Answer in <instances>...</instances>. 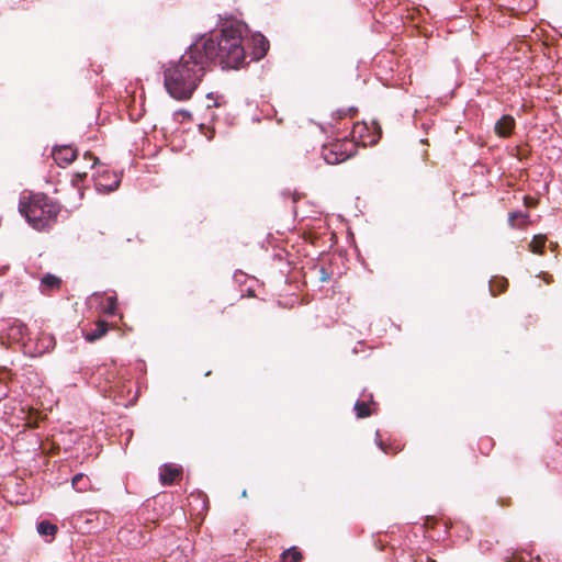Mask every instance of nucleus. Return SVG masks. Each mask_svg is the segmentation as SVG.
<instances>
[{
  "instance_id": "23",
  "label": "nucleus",
  "mask_w": 562,
  "mask_h": 562,
  "mask_svg": "<svg viewBox=\"0 0 562 562\" xmlns=\"http://www.w3.org/2000/svg\"><path fill=\"white\" fill-rule=\"evenodd\" d=\"M204 130V127H202V131ZM205 130L207 131L206 132H203V134L207 137V138H213L214 137V131H212L210 127H205Z\"/></svg>"
},
{
  "instance_id": "8",
  "label": "nucleus",
  "mask_w": 562,
  "mask_h": 562,
  "mask_svg": "<svg viewBox=\"0 0 562 562\" xmlns=\"http://www.w3.org/2000/svg\"><path fill=\"white\" fill-rule=\"evenodd\" d=\"M514 127L515 120L510 115H504L495 123V133L501 138H507L510 137Z\"/></svg>"
},
{
  "instance_id": "5",
  "label": "nucleus",
  "mask_w": 562,
  "mask_h": 562,
  "mask_svg": "<svg viewBox=\"0 0 562 562\" xmlns=\"http://www.w3.org/2000/svg\"><path fill=\"white\" fill-rule=\"evenodd\" d=\"M382 137V128L375 122H372V126L369 127L367 123H356L350 133L349 140H364V138H369L370 140H380Z\"/></svg>"
},
{
  "instance_id": "4",
  "label": "nucleus",
  "mask_w": 562,
  "mask_h": 562,
  "mask_svg": "<svg viewBox=\"0 0 562 562\" xmlns=\"http://www.w3.org/2000/svg\"><path fill=\"white\" fill-rule=\"evenodd\" d=\"M359 143H324L322 156L328 165H337L346 161L357 153Z\"/></svg>"
},
{
  "instance_id": "16",
  "label": "nucleus",
  "mask_w": 562,
  "mask_h": 562,
  "mask_svg": "<svg viewBox=\"0 0 562 562\" xmlns=\"http://www.w3.org/2000/svg\"><path fill=\"white\" fill-rule=\"evenodd\" d=\"M527 214L522 212H514L509 214L508 223L513 228L520 227L525 220L527 218Z\"/></svg>"
},
{
  "instance_id": "18",
  "label": "nucleus",
  "mask_w": 562,
  "mask_h": 562,
  "mask_svg": "<svg viewBox=\"0 0 562 562\" xmlns=\"http://www.w3.org/2000/svg\"><path fill=\"white\" fill-rule=\"evenodd\" d=\"M546 237L542 235L535 236L533 239L530 243V249L531 251L536 254H540L542 251V248L544 247Z\"/></svg>"
},
{
  "instance_id": "27",
  "label": "nucleus",
  "mask_w": 562,
  "mask_h": 562,
  "mask_svg": "<svg viewBox=\"0 0 562 562\" xmlns=\"http://www.w3.org/2000/svg\"><path fill=\"white\" fill-rule=\"evenodd\" d=\"M341 140H342V142H346V140H348V138H347V137H345V138H342Z\"/></svg>"
},
{
  "instance_id": "1",
  "label": "nucleus",
  "mask_w": 562,
  "mask_h": 562,
  "mask_svg": "<svg viewBox=\"0 0 562 562\" xmlns=\"http://www.w3.org/2000/svg\"><path fill=\"white\" fill-rule=\"evenodd\" d=\"M164 86L169 95L178 101L190 100L204 77L206 66L200 57L199 46L193 44L177 61L164 65Z\"/></svg>"
},
{
  "instance_id": "17",
  "label": "nucleus",
  "mask_w": 562,
  "mask_h": 562,
  "mask_svg": "<svg viewBox=\"0 0 562 562\" xmlns=\"http://www.w3.org/2000/svg\"><path fill=\"white\" fill-rule=\"evenodd\" d=\"M103 312L108 315H115L117 313V299L116 296L106 297V303L103 307Z\"/></svg>"
},
{
  "instance_id": "22",
  "label": "nucleus",
  "mask_w": 562,
  "mask_h": 562,
  "mask_svg": "<svg viewBox=\"0 0 562 562\" xmlns=\"http://www.w3.org/2000/svg\"><path fill=\"white\" fill-rule=\"evenodd\" d=\"M376 442H378V446L381 448L382 451L386 452V447L381 438V435L378 432L376 434Z\"/></svg>"
},
{
  "instance_id": "15",
  "label": "nucleus",
  "mask_w": 562,
  "mask_h": 562,
  "mask_svg": "<svg viewBox=\"0 0 562 562\" xmlns=\"http://www.w3.org/2000/svg\"><path fill=\"white\" fill-rule=\"evenodd\" d=\"M37 531L41 536H49L54 538L58 531L56 525L49 522L48 520H43L37 525Z\"/></svg>"
},
{
  "instance_id": "21",
  "label": "nucleus",
  "mask_w": 562,
  "mask_h": 562,
  "mask_svg": "<svg viewBox=\"0 0 562 562\" xmlns=\"http://www.w3.org/2000/svg\"><path fill=\"white\" fill-rule=\"evenodd\" d=\"M83 158L92 161L91 167H93L98 162V158L93 156L90 151H86Z\"/></svg>"
},
{
  "instance_id": "24",
  "label": "nucleus",
  "mask_w": 562,
  "mask_h": 562,
  "mask_svg": "<svg viewBox=\"0 0 562 562\" xmlns=\"http://www.w3.org/2000/svg\"><path fill=\"white\" fill-rule=\"evenodd\" d=\"M499 282L502 283V291H504L505 288H506L507 281L506 280H501Z\"/></svg>"
},
{
  "instance_id": "9",
  "label": "nucleus",
  "mask_w": 562,
  "mask_h": 562,
  "mask_svg": "<svg viewBox=\"0 0 562 562\" xmlns=\"http://www.w3.org/2000/svg\"><path fill=\"white\" fill-rule=\"evenodd\" d=\"M252 59L259 60L263 58L269 50V41L261 34L252 36Z\"/></svg>"
},
{
  "instance_id": "19",
  "label": "nucleus",
  "mask_w": 562,
  "mask_h": 562,
  "mask_svg": "<svg viewBox=\"0 0 562 562\" xmlns=\"http://www.w3.org/2000/svg\"><path fill=\"white\" fill-rule=\"evenodd\" d=\"M507 562H535L530 559V554L529 553H526V552H517V553H514ZM536 562H540V559L539 557H537V561Z\"/></svg>"
},
{
  "instance_id": "10",
  "label": "nucleus",
  "mask_w": 562,
  "mask_h": 562,
  "mask_svg": "<svg viewBox=\"0 0 562 562\" xmlns=\"http://www.w3.org/2000/svg\"><path fill=\"white\" fill-rule=\"evenodd\" d=\"M108 330L109 324L104 321H98L92 329L85 331V338L89 342H94L95 340L102 338L108 333Z\"/></svg>"
},
{
  "instance_id": "7",
  "label": "nucleus",
  "mask_w": 562,
  "mask_h": 562,
  "mask_svg": "<svg viewBox=\"0 0 562 562\" xmlns=\"http://www.w3.org/2000/svg\"><path fill=\"white\" fill-rule=\"evenodd\" d=\"M182 477V469L172 464H165L160 469L159 480L165 486L172 485Z\"/></svg>"
},
{
  "instance_id": "11",
  "label": "nucleus",
  "mask_w": 562,
  "mask_h": 562,
  "mask_svg": "<svg viewBox=\"0 0 562 562\" xmlns=\"http://www.w3.org/2000/svg\"><path fill=\"white\" fill-rule=\"evenodd\" d=\"M61 285V279L55 274L46 273L41 279L42 291H55L59 290Z\"/></svg>"
},
{
  "instance_id": "14",
  "label": "nucleus",
  "mask_w": 562,
  "mask_h": 562,
  "mask_svg": "<svg viewBox=\"0 0 562 562\" xmlns=\"http://www.w3.org/2000/svg\"><path fill=\"white\" fill-rule=\"evenodd\" d=\"M372 406H375L374 402L367 403L364 401H358L355 404V412L358 418H366L372 415L373 408Z\"/></svg>"
},
{
  "instance_id": "12",
  "label": "nucleus",
  "mask_w": 562,
  "mask_h": 562,
  "mask_svg": "<svg viewBox=\"0 0 562 562\" xmlns=\"http://www.w3.org/2000/svg\"><path fill=\"white\" fill-rule=\"evenodd\" d=\"M71 485L77 492H87L91 487L90 479L83 474L78 473L71 480Z\"/></svg>"
},
{
  "instance_id": "2",
  "label": "nucleus",
  "mask_w": 562,
  "mask_h": 562,
  "mask_svg": "<svg viewBox=\"0 0 562 562\" xmlns=\"http://www.w3.org/2000/svg\"><path fill=\"white\" fill-rule=\"evenodd\" d=\"M245 27L240 24L229 25L221 31L220 37L201 38L193 46H199L200 57L205 66L215 64L222 68H238L245 63L246 52L243 46Z\"/></svg>"
},
{
  "instance_id": "6",
  "label": "nucleus",
  "mask_w": 562,
  "mask_h": 562,
  "mask_svg": "<svg viewBox=\"0 0 562 562\" xmlns=\"http://www.w3.org/2000/svg\"><path fill=\"white\" fill-rule=\"evenodd\" d=\"M78 155V150L71 144L56 145L52 150V156L59 167L70 165Z\"/></svg>"
},
{
  "instance_id": "13",
  "label": "nucleus",
  "mask_w": 562,
  "mask_h": 562,
  "mask_svg": "<svg viewBox=\"0 0 562 562\" xmlns=\"http://www.w3.org/2000/svg\"><path fill=\"white\" fill-rule=\"evenodd\" d=\"M303 553L297 547L284 550L280 555V562H302Z\"/></svg>"
},
{
  "instance_id": "20",
  "label": "nucleus",
  "mask_w": 562,
  "mask_h": 562,
  "mask_svg": "<svg viewBox=\"0 0 562 562\" xmlns=\"http://www.w3.org/2000/svg\"><path fill=\"white\" fill-rule=\"evenodd\" d=\"M319 279L322 282H327L330 279V274L326 271V269L324 267L321 268Z\"/></svg>"
},
{
  "instance_id": "26",
  "label": "nucleus",
  "mask_w": 562,
  "mask_h": 562,
  "mask_svg": "<svg viewBox=\"0 0 562 562\" xmlns=\"http://www.w3.org/2000/svg\"><path fill=\"white\" fill-rule=\"evenodd\" d=\"M241 495H243L244 497H246V496H247V492H246V491H244Z\"/></svg>"
},
{
  "instance_id": "25",
  "label": "nucleus",
  "mask_w": 562,
  "mask_h": 562,
  "mask_svg": "<svg viewBox=\"0 0 562 562\" xmlns=\"http://www.w3.org/2000/svg\"><path fill=\"white\" fill-rule=\"evenodd\" d=\"M491 292L493 293V295H496L497 293L495 292L493 285H491Z\"/></svg>"
},
{
  "instance_id": "28",
  "label": "nucleus",
  "mask_w": 562,
  "mask_h": 562,
  "mask_svg": "<svg viewBox=\"0 0 562 562\" xmlns=\"http://www.w3.org/2000/svg\"><path fill=\"white\" fill-rule=\"evenodd\" d=\"M428 562H436V561H434V560H428Z\"/></svg>"
},
{
  "instance_id": "3",
  "label": "nucleus",
  "mask_w": 562,
  "mask_h": 562,
  "mask_svg": "<svg viewBox=\"0 0 562 562\" xmlns=\"http://www.w3.org/2000/svg\"><path fill=\"white\" fill-rule=\"evenodd\" d=\"M19 211L34 229L43 232L56 223L60 205L44 193H36L22 198Z\"/></svg>"
}]
</instances>
